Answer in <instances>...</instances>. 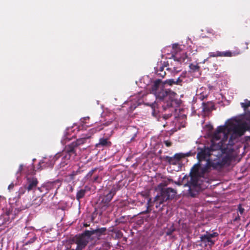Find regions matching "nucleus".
I'll use <instances>...</instances> for the list:
<instances>
[{"label":"nucleus","mask_w":250,"mask_h":250,"mask_svg":"<svg viewBox=\"0 0 250 250\" xmlns=\"http://www.w3.org/2000/svg\"><path fill=\"white\" fill-rule=\"evenodd\" d=\"M172 85L176 84L174 79H170L163 82L161 80H157L154 82L151 88V93L153 94L157 99L164 100L166 103L162 106V110H158L156 104L151 106L152 114L161 122L166 120L171 116L174 108L173 104L176 102V93L169 89H165V85Z\"/></svg>","instance_id":"nucleus-1"},{"label":"nucleus","mask_w":250,"mask_h":250,"mask_svg":"<svg viewBox=\"0 0 250 250\" xmlns=\"http://www.w3.org/2000/svg\"><path fill=\"white\" fill-rule=\"evenodd\" d=\"M90 137V135H85L84 137L80 138L76 140L75 142H73L65 146L61 153H58L54 156H50L49 159H45L39 163V165L45 163V165L43 167H52L56 160L60 156L62 157V161L60 165L62 167H64L67 165L70 160L71 156L74 155V156L76 155V148L78 146L84 144L86 140Z\"/></svg>","instance_id":"nucleus-2"},{"label":"nucleus","mask_w":250,"mask_h":250,"mask_svg":"<svg viewBox=\"0 0 250 250\" xmlns=\"http://www.w3.org/2000/svg\"><path fill=\"white\" fill-rule=\"evenodd\" d=\"M168 183L165 182L164 184L161 183L158 186V188L162 189L160 193L158 194L154 198V202L156 203V208H161L160 206L167 200L171 199L174 198L177 192L176 190L171 188H167L162 189L163 187L166 186Z\"/></svg>","instance_id":"nucleus-3"},{"label":"nucleus","mask_w":250,"mask_h":250,"mask_svg":"<svg viewBox=\"0 0 250 250\" xmlns=\"http://www.w3.org/2000/svg\"><path fill=\"white\" fill-rule=\"evenodd\" d=\"M172 50L171 52L172 53V57L174 58V61L173 62H171V66L167 67L166 69L170 72L172 75L174 76L181 70L180 67L178 66L180 64L178 62H184L186 57L178 56V51H179V49L177 44L173 45Z\"/></svg>","instance_id":"nucleus-4"},{"label":"nucleus","mask_w":250,"mask_h":250,"mask_svg":"<svg viewBox=\"0 0 250 250\" xmlns=\"http://www.w3.org/2000/svg\"><path fill=\"white\" fill-rule=\"evenodd\" d=\"M217 235V233L216 232L210 233L207 232L206 234L200 236L201 245H204L205 246H212L214 243L212 238L215 237Z\"/></svg>","instance_id":"nucleus-5"},{"label":"nucleus","mask_w":250,"mask_h":250,"mask_svg":"<svg viewBox=\"0 0 250 250\" xmlns=\"http://www.w3.org/2000/svg\"><path fill=\"white\" fill-rule=\"evenodd\" d=\"M61 185V181L59 180H57L52 182L45 183L41 187L38 188V189L40 190V192L43 191V188H45L46 191H49L54 188H58Z\"/></svg>","instance_id":"nucleus-6"},{"label":"nucleus","mask_w":250,"mask_h":250,"mask_svg":"<svg viewBox=\"0 0 250 250\" xmlns=\"http://www.w3.org/2000/svg\"><path fill=\"white\" fill-rule=\"evenodd\" d=\"M189 155V153H177V154H175L174 155V156L172 157L167 156L166 158V160L167 161V162H168L170 164L176 165L180 159H181L182 158H184L186 156H188Z\"/></svg>","instance_id":"nucleus-7"},{"label":"nucleus","mask_w":250,"mask_h":250,"mask_svg":"<svg viewBox=\"0 0 250 250\" xmlns=\"http://www.w3.org/2000/svg\"><path fill=\"white\" fill-rule=\"evenodd\" d=\"M38 181L37 179L33 176H27L26 177V183L25 186L27 187V190L30 191L36 187Z\"/></svg>","instance_id":"nucleus-8"},{"label":"nucleus","mask_w":250,"mask_h":250,"mask_svg":"<svg viewBox=\"0 0 250 250\" xmlns=\"http://www.w3.org/2000/svg\"><path fill=\"white\" fill-rule=\"evenodd\" d=\"M235 54L230 51H219L209 52L208 54L209 57H231Z\"/></svg>","instance_id":"nucleus-9"},{"label":"nucleus","mask_w":250,"mask_h":250,"mask_svg":"<svg viewBox=\"0 0 250 250\" xmlns=\"http://www.w3.org/2000/svg\"><path fill=\"white\" fill-rule=\"evenodd\" d=\"M117 190L115 188H112L106 195L104 197L102 200V203L104 204L105 206H107L112 200L113 197L116 194Z\"/></svg>","instance_id":"nucleus-10"},{"label":"nucleus","mask_w":250,"mask_h":250,"mask_svg":"<svg viewBox=\"0 0 250 250\" xmlns=\"http://www.w3.org/2000/svg\"><path fill=\"white\" fill-rule=\"evenodd\" d=\"M111 144V142L107 138H102L100 139L99 142L96 145V146H110Z\"/></svg>","instance_id":"nucleus-11"},{"label":"nucleus","mask_w":250,"mask_h":250,"mask_svg":"<svg viewBox=\"0 0 250 250\" xmlns=\"http://www.w3.org/2000/svg\"><path fill=\"white\" fill-rule=\"evenodd\" d=\"M78 172L73 171L71 173L67 175L65 178V181L67 183H72L75 185L74 180L75 176L77 174Z\"/></svg>","instance_id":"nucleus-12"},{"label":"nucleus","mask_w":250,"mask_h":250,"mask_svg":"<svg viewBox=\"0 0 250 250\" xmlns=\"http://www.w3.org/2000/svg\"><path fill=\"white\" fill-rule=\"evenodd\" d=\"M86 191L85 189H81L78 190L76 194V199L80 200V199L83 198L85 194Z\"/></svg>","instance_id":"nucleus-13"},{"label":"nucleus","mask_w":250,"mask_h":250,"mask_svg":"<svg viewBox=\"0 0 250 250\" xmlns=\"http://www.w3.org/2000/svg\"><path fill=\"white\" fill-rule=\"evenodd\" d=\"M26 190H27V189L25 186L21 187L18 192V197L20 198L21 195L24 194Z\"/></svg>","instance_id":"nucleus-14"},{"label":"nucleus","mask_w":250,"mask_h":250,"mask_svg":"<svg viewBox=\"0 0 250 250\" xmlns=\"http://www.w3.org/2000/svg\"><path fill=\"white\" fill-rule=\"evenodd\" d=\"M42 202V199L40 197L36 198L33 202L32 204L35 207H38L41 205Z\"/></svg>","instance_id":"nucleus-15"},{"label":"nucleus","mask_w":250,"mask_h":250,"mask_svg":"<svg viewBox=\"0 0 250 250\" xmlns=\"http://www.w3.org/2000/svg\"><path fill=\"white\" fill-rule=\"evenodd\" d=\"M185 77V75L182 74L176 80H175L176 84L181 85L183 81V78Z\"/></svg>","instance_id":"nucleus-16"},{"label":"nucleus","mask_w":250,"mask_h":250,"mask_svg":"<svg viewBox=\"0 0 250 250\" xmlns=\"http://www.w3.org/2000/svg\"><path fill=\"white\" fill-rule=\"evenodd\" d=\"M189 68L193 71H198L199 70V66L197 64H191Z\"/></svg>","instance_id":"nucleus-17"},{"label":"nucleus","mask_w":250,"mask_h":250,"mask_svg":"<svg viewBox=\"0 0 250 250\" xmlns=\"http://www.w3.org/2000/svg\"><path fill=\"white\" fill-rule=\"evenodd\" d=\"M22 169H23V165H20L19 166V169L16 172V176H17V179H18L20 177V176L21 175V172L22 171Z\"/></svg>","instance_id":"nucleus-18"},{"label":"nucleus","mask_w":250,"mask_h":250,"mask_svg":"<svg viewBox=\"0 0 250 250\" xmlns=\"http://www.w3.org/2000/svg\"><path fill=\"white\" fill-rule=\"evenodd\" d=\"M70 140V138H69L67 135L65 134L62 141L61 142L62 144H65L68 141Z\"/></svg>","instance_id":"nucleus-19"},{"label":"nucleus","mask_w":250,"mask_h":250,"mask_svg":"<svg viewBox=\"0 0 250 250\" xmlns=\"http://www.w3.org/2000/svg\"><path fill=\"white\" fill-rule=\"evenodd\" d=\"M147 209L143 212L144 213H148L149 212V211L148 210V208L149 206H151V199H149L148 200L147 203Z\"/></svg>","instance_id":"nucleus-20"},{"label":"nucleus","mask_w":250,"mask_h":250,"mask_svg":"<svg viewBox=\"0 0 250 250\" xmlns=\"http://www.w3.org/2000/svg\"><path fill=\"white\" fill-rule=\"evenodd\" d=\"M238 210L241 214H242L244 211V208L242 207L241 205L238 206Z\"/></svg>","instance_id":"nucleus-21"},{"label":"nucleus","mask_w":250,"mask_h":250,"mask_svg":"<svg viewBox=\"0 0 250 250\" xmlns=\"http://www.w3.org/2000/svg\"><path fill=\"white\" fill-rule=\"evenodd\" d=\"M103 128H98L97 129L92 128L90 130V131H91L92 133H94L97 131H100L101 129H102Z\"/></svg>","instance_id":"nucleus-22"},{"label":"nucleus","mask_w":250,"mask_h":250,"mask_svg":"<svg viewBox=\"0 0 250 250\" xmlns=\"http://www.w3.org/2000/svg\"><path fill=\"white\" fill-rule=\"evenodd\" d=\"M164 143L167 147L170 146H171V142L168 141H165L164 142Z\"/></svg>","instance_id":"nucleus-23"},{"label":"nucleus","mask_w":250,"mask_h":250,"mask_svg":"<svg viewBox=\"0 0 250 250\" xmlns=\"http://www.w3.org/2000/svg\"><path fill=\"white\" fill-rule=\"evenodd\" d=\"M105 230L106 229L105 228H102L100 229L97 230V231L99 232L100 233H102L104 232Z\"/></svg>","instance_id":"nucleus-24"},{"label":"nucleus","mask_w":250,"mask_h":250,"mask_svg":"<svg viewBox=\"0 0 250 250\" xmlns=\"http://www.w3.org/2000/svg\"><path fill=\"white\" fill-rule=\"evenodd\" d=\"M14 184L13 183L11 184L10 185H9L8 187V188L10 190L11 189H12L13 187H14Z\"/></svg>","instance_id":"nucleus-25"},{"label":"nucleus","mask_w":250,"mask_h":250,"mask_svg":"<svg viewBox=\"0 0 250 250\" xmlns=\"http://www.w3.org/2000/svg\"><path fill=\"white\" fill-rule=\"evenodd\" d=\"M99 177L98 176H96L94 178V181L96 182L98 181Z\"/></svg>","instance_id":"nucleus-26"},{"label":"nucleus","mask_w":250,"mask_h":250,"mask_svg":"<svg viewBox=\"0 0 250 250\" xmlns=\"http://www.w3.org/2000/svg\"><path fill=\"white\" fill-rule=\"evenodd\" d=\"M208 127L209 130H211L213 128L212 126H211V125H209Z\"/></svg>","instance_id":"nucleus-27"},{"label":"nucleus","mask_w":250,"mask_h":250,"mask_svg":"<svg viewBox=\"0 0 250 250\" xmlns=\"http://www.w3.org/2000/svg\"><path fill=\"white\" fill-rule=\"evenodd\" d=\"M73 188L72 186L70 185V190L71 191H73Z\"/></svg>","instance_id":"nucleus-28"},{"label":"nucleus","mask_w":250,"mask_h":250,"mask_svg":"<svg viewBox=\"0 0 250 250\" xmlns=\"http://www.w3.org/2000/svg\"><path fill=\"white\" fill-rule=\"evenodd\" d=\"M93 171H94V170H91V171L89 172L88 175H91L92 174V173H93Z\"/></svg>","instance_id":"nucleus-29"},{"label":"nucleus","mask_w":250,"mask_h":250,"mask_svg":"<svg viewBox=\"0 0 250 250\" xmlns=\"http://www.w3.org/2000/svg\"><path fill=\"white\" fill-rule=\"evenodd\" d=\"M111 123V122L106 123H105V124H106V125H108L109 124V123Z\"/></svg>","instance_id":"nucleus-30"},{"label":"nucleus","mask_w":250,"mask_h":250,"mask_svg":"<svg viewBox=\"0 0 250 250\" xmlns=\"http://www.w3.org/2000/svg\"><path fill=\"white\" fill-rule=\"evenodd\" d=\"M89 117H85L83 119V120H86V119H88Z\"/></svg>","instance_id":"nucleus-31"},{"label":"nucleus","mask_w":250,"mask_h":250,"mask_svg":"<svg viewBox=\"0 0 250 250\" xmlns=\"http://www.w3.org/2000/svg\"><path fill=\"white\" fill-rule=\"evenodd\" d=\"M175 184H177L178 185H181V184L180 183H176V182H175Z\"/></svg>","instance_id":"nucleus-32"},{"label":"nucleus","mask_w":250,"mask_h":250,"mask_svg":"<svg viewBox=\"0 0 250 250\" xmlns=\"http://www.w3.org/2000/svg\"><path fill=\"white\" fill-rule=\"evenodd\" d=\"M36 239V237H33V241H34Z\"/></svg>","instance_id":"nucleus-33"},{"label":"nucleus","mask_w":250,"mask_h":250,"mask_svg":"<svg viewBox=\"0 0 250 250\" xmlns=\"http://www.w3.org/2000/svg\"><path fill=\"white\" fill-rule=\"evenodd\" d=\"M163 126H165L166 125L165 124L162 125Z\"/></svg>","instance_id":"nucleus-34"},{"label":"nucleus","mask_w":250,"mask_h":250,"mask_svg":"<svg viewBox=\"0 0 250 250\" xmlns=\"http://www.w3.org/2000/svg\"><path fill=\"white\" fill-rule=\"evenodd\" d=\"M41 167H42V166H41L40 167H38V169H42V168H41Z\"/></svg>","instance_id":"nucleus-35"},{"label":"nucleus","mask_w":250,"mask_h":250,"mask_svg":"<svg viewBox=\"0 0 250 250\" xmlns=\"http://www.w3.org/2000/svg\"><path fill=\"white\" fill-rule=\"evenodd\" d=\"M168 181L169 182L172 181L171 180H169V179H168Z\"/></svg>","instance_id":"nucleus-36"},{"label":"nucleus","mask_w":250,"mask_h":250,"mask_svg":"<svg viewBox=\"0 0 250 250\" xmlns=\"http://www.w3.org/2000/svg\"><path fill=\"white\" fill-rule=\"evenodd\" d=\"M160 75H161L162 77H163V76H164V75H163L162 74H160Z\"/></svg>","instance_id":"nucleus-37"}]
</instances>
